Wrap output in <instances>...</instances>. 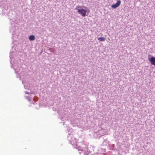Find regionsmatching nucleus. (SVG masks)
Returning <instances> with one entry per match:
<instances>
[{"label": "nucleus", "mask_w": 155, "mask_h": 155, "mask_svg": "<svg viewBox=\"0 0 155 155\" xmlns=\"http://www.w3.org/2000/svg\"><path fill=\"white\" fill-rule=\"evenodd\" d=\"M75 9L77 10L78 13L83 17H85L86 13H87L88 15L90 12L87 7L83 6H77L75 8Z\"/></svg>", "instance_id": "nucleus-1"}, {"label": "nucleus", "mask_w": 155, "mask_h": 155, "mask_svg": "<svg viewBox=\"0 0 155 155\" xmlns=\"http://www.w3.org/2000/svg\"><path fill=\"white\" fill-rule=\"evenodd\" d=\"M121 2L120 0H118L117 2L115 4L111 5V7L113 8H115L120 6Z\"/></svg>", "instance_id": "nucleus-2"}, {"label": "nucleus", "mask_w": 155, "mask_h": 155, "mask_svg": "<svg viewBox=\"0 0 155 155\" xmlns=\"http://www.w3.org/2000/svg\"><path fill=\"white\" fill-rule=\"evenodd\" d=\"M149 60L151 64L155 65V57L152 56L150 59L149 58Z\"/></svg>", "instance_id": "nucleus-3"}, {"label": "nucleus", "mask_w": 155, "mask_h": 155, "mask_svg": "<svg viewBox=\"0 0 155 155\" xmlns=\"http://www.w3.org/2000/svg\"><path fill=\"white\" fill-rule=\"evenodd\" d=\"M35 39V36L34 35H31L29 37V39L30 41H33Z\"/></svg>", "instance_id": "nucleus-4"}, {"label": "nucleus", "mask_w": 155, "mask_h": 155, "mask_svg": "<svg viewBox=\"0 0 155 155\" xmlns=\"http://www.w3.org/2000/svg\"><path fill=\"white\" fill-rule=\"evenodd\" d=\"M99 41H104L105 40V38L104 37H100L98 38Z\"/></svg>", "instance_id": "nucleus-5"}]
</instances>
